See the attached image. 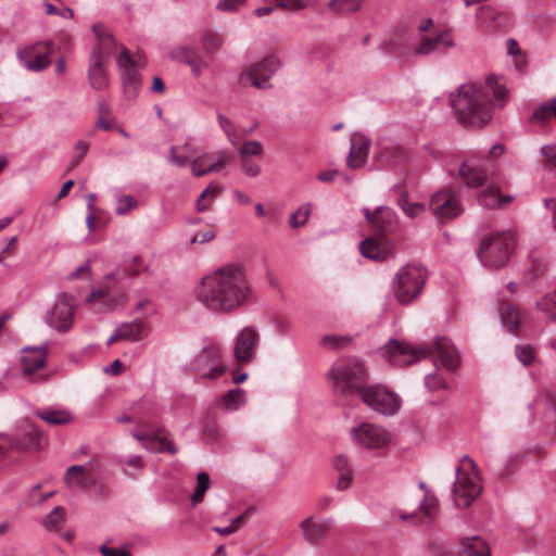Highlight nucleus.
I'll return each mask as SVG.
<instances>
[{"label":"nucleus","instance_id":"nucleus-31","mask_svg":"<svg viewBox=\"0 0 556 556\" xmlns=\"http://www.w3.org/2000/svg\"><path fill=\"white\" fill-rule=\"evenodd\" d=\"M118 329L123 340L129 342L139 341L148 334V326L140 319H135L131 323H124L118 327Z\"/></svg>","mask_w":556,"mask_h":556},{"label":"nucleus","instance_id":"nucleus-39","mask_svg":"<svg viewBox=\"0 0 556 556\" xmlns=\"http://www.w3.org/2000/svg\"><path fill=\"white\" fill-rule=\"evenodd\" d=\"M65 521V510L61 506L54 507L43 519V526L49 531H59Z\"/></svg>","mask_w":556,"mask_h":556},{"label":"nucleus","instance_id":"nucleus-29","mask_svg":"<svg viewBox=\"0 0 556 556\" xmlns=\"http://www.w3.org/2000/svg\"><path fill=\"white\" fill-rule=\"evenodd\" d=\"M36 416L50 426H63L73 421V415L66 408L48 407L36 412Z\"/></svg>","mask_w":556,"mask_h":556},{"label":"nucleus","instance_id":"nucleus-50","mask_svg":"<svg viewBox=\"0 0 556 556\" xmlns=\"http://www.w3.org/2000/svg\"><path fill=\"white\" fill-rule=\"evenodd\" d=\"M168 162L177 166L178 168L184 167L190 159L188 155L179 150L178 146H172L168 151Z\"/></svg>","mask_w":556,"mask_h":556},{"label":"nucleus","instance_id":"nucleus-34","mask_svg":"<svg viewBox=\"0 0 556 556\" xmlns=\"http://www.w3.org/2000/svg\"><path fill=\"white\" fill-rule=\"evenodd\" d=\"M245 402L247 393L240 388L231 389L220 396V404L228 412L238 410Z\"/></svg>","mask_w":556,"mask_h":556},{"label":"nucleus","instance_id":"nucleus-41","mask_svg":"<svg viewBox=\"0 0 556 556\" xmlns=\"http://www.w3.org/2000/svg\"><path fill=\"white\" fill-rule=\"evenodd\" d=\"M210 483L211 482L207 472L201 471L197 475V488L191 495V502L193 506L203 501L204 493L208 490Z\"/></svg>","mask_w":556,"mask_h":556},{"label":"nucleus","instance_id":"nucleus-28","mask_svg":"<svg viewBox=\"0 0 556 556\" xmlns=\"http://www.w3.org/2000/svg\"><path fill=\"white\" fill-rule=\"evenodd\" d=\"M333 467L339 472L337 489L344 491L352 484V466L350 459L344 454H339L333 458Z\"/></svg>","mask_w":556,"mask_h":556},{"label":"nucleus","instance_id":"nucleus-25","mask_svg":"<svg viewBox=\"0 0 556 556\" xmlns=\"http://www.w3.org/2000/svg\"><path fill=\"white\" fill-rule=\"evenodd\" d=\"M172 59L189 65L195 77L201 76L203 68L207 66V61L198 48L179 47L172 52Z\"/></svg>","mask_w":556,"mask_h":556},{"label":"nucleus","instance_id":"nucleus-60","mask_svg":"<svg viewBox=\"0 0 556 556\" xmlns=\"http://www.w3.org/2000/svg\"><path fill=\"white\" fill-rule=\"evenodd\" d=\"M276 7L286 9H303L306 7V0H275Z\"/></svg>","mask_w":556,"mask_h":556},{"label":"nucleus","instance_id":"nucleus-17","mask_svg":"<svg viewBox=\"0 0 556 556\" xmlns=\"http://www.w3.org/2000/svg\"><path fill=\"white\" fill-rule=\"evenodd\" d=\"M109 58L110 52L104 53L101 47H96L89 56L88 80L96 90H103L109 86V76L104 65Z\"/></svg>","mask_w":556,"mask_h":556},{"label":"nucleus","instance_id":"nucleus-27","mask_svg":"<svg viewBox=\"0 0 556 556\" xmlns=\"http://www.w3.org/2000/svg\"><path fill=\"white\" fill-rule=\"evenodd\" d=\"M513 200L511 195H503L500 189L491 185L482 190L478 195V202L481 206L488 208H501Z\"/></svg>","mask_w":556,"mask_h":556},{"label":"nucleus","instance_id":"nucleus-64","mask_svg":"<svg viewBox=\"0 0 556 556\" xmlns=\"http://www.w3.org/2000/svg\"><path fill=\"white\" fill-rule=\"evenodd\" d=\"M544 206L552 211L553 226L556 230V199H544Z\"/></svg>","mask_w":556,"mask_h":556},{"label":"nucleus","instance_id":"nucleus-24","mask_svg":"<svg viewBox=\"0 0 556 556\" xmlns=\"http://www.w3.org/2000/svg\"><path fill=\"white\" fill-rule=\"evenodd\" d=\"M11 439L12 447L18 451L40 448L43 440L40 430L29 422L20 432L11 435Z\"/></svg>","mask_w":556,"mask_h":556},{"label":"nucleus","instance_id":"nucleus-53","mask_svg":"<svg viewBox=\"0 0 556 556\" xmlns=\"http://www.w3.org/2000/svg\"><path fill=\"white\" fill-rule=\"evenodd\" d=\"M263 151V147L258 141H247L242 144L240 149L241 157H245L249 155H260Z\"/></svg>","mask_w":556,"mask_h":556},{"label":"nucleus","instance_id":"nucleus-12","mask_svg":"<svg viewBox=\"0 0 556 556\" xmlns=\"http://www.w3.org/2000/svg\"><path fill=\"white\" fill-rule=\"evenodd\" d=\"M408 159L407 150L390 139L379 141L374 154L377 170L391 169L406 163Z\"/></svg>","mask_w":556,"mask_h":556},{"label":"nucleus","instance_id":"nucleus-36","mask_svg":"<svg viewBox=\"0 0 556 556\" xmlns=\"http://www.w3.org/2000/svg\"><path fill=\"white\" fill-rule=\"evenodd\" d=\"M500 317L502 324L507 327L511 333L517 334L518 314L511 304L500 302Z\"/></svg>","mask_w":556,"mask_h":556},{"label":"nucleus","instance_id":"nucleus-10","mask_svg":"<svg viewBox=\"0 0 556 556\" xmlns=\"http://www.w3.org/2000/svg\"><path fill=\"white\" fill-rule=\"evenodd\" d=\"M77 305L75 296L62 292L56 295L54 303L46 312L43 321L54 331L65 333L73 327Z\"/></svg>","mask_w":556,"mask_h":556},{"label":"nucleus","instance_id":"nucleus-26","mask_svg":"<svg viewBox=\"0 0 556 556\" xmlns=\"http://www.w3.org/2000/svg\"><path fill=\"white\" fill-rule=\"evenodd\" d=\"M442 47H454V41L450 37L448 31H441L435 37H422L416 48V53L419 55H427L431 53L441 52Z\"/></svg>","mask_w":556,"mask_h":556},{"label":"nucleus","instance_id":"nucleus-56","mask_svg":"<svg viewBox=\"0 0 556 556\" xmlns=\"http://www.w3.org/2000/svg\"><path fill=\"white\" fill-rule=\"evenodd\" d=\"M102 556H131L130 552L126 547H112L103 544L100 547Z\"/></svg>","mask_w":556,"mask_h":556},{"label":"nucleus","instance_id":"nucleus-35","mask_svg":"<svg viewBox=\"0 0 556 556\" xmlns=\"http://www.w3.org/2000/svg\"><path fill=\"white\" fill-rule=\"evenodd\" d=\"M397 204L404 212V214L409 217H418L422 213L426 212V205L421 202H410L408 200V193L406 190H401V194L397 199Z\"/></svg>","mask_w":556,"mask_h":556},{"label":"nucleus","instance_id":"nucleus-16","mask_svg":"<svg viewBox=\"0 0 556 556\" xmlns=\"http://www.w3.org/2000/svg\"><path fill=\"white\" fill-rule=\"evenodd\" d=\"M52 52V45L36 43L17 52V58L22 65L31 72H41L50 64L49 55Z\"/></svg>","mask_w":556,"mask_h":556},{"label":"nucleus","instance_id":"nucleus-58","mask_svg":"<svg viewBox=\"0 0 556 556\" xmlns=\"http://www.w3.org/2000/svg\"><path fill=\"white\" fill-rule=\"evenodd\" d=\"M121 464L130 467L135 472L141 471L143 464L140 455H131L125 460H121Z\"/></svg>","mask_w":556,"mask_h":556},{"label":"nucleus","instance_id":"nucleus-37","mask_svg":"<svg viewBox=\"0 0 556 556\" xmlns=\"http://www.w3.org/2000/svg\"><path fill=\"white\" fill-rule=\"evenodd\" d=\"M364 0H330L328 8L336 13H353L362 9Z\"/></svg>","mask_w":556,"mask_h":556},{"label":"nucleus","instance_id":"nucleus-46","mask_svg":"<svg viewBox=\"0 0 556 556\" xmlns=\"http://www.w3.org/2000/svg\"><path fill=\"white\" fill-rule=\"evenodd\" d=\"M425 387L431 391L443 390L447 388V382L445 378L438 374L437 371L426 375L425 377Z\"/></svg>","mask_w":556,"mask_h":556},{"label":"nucleus","instance_id":"nucleus-63","mask_svg":"<svg viewBox=\"0 0 556 556\" xmlns=\"http://www.w3.org/2000/svg\"><path fill=\"white\" fill-rule=\"evenodd\" d=\"M273 326H274V328L276 329L277 332H279L281 334H287L288 333L289 324H288V321L285 318H282L280 316L274 317Z\"/></svg>","mask_w":556,"mask_h":556},{"label":"nucleus","instance_id":"nucleus-59","mask_svg":"<svg viewBox=\"0 0 556 556\" xmlns=\"http://www.w3.org/2000/svg\"><path fill=\"white\" fill-rule=\"evenodd\" d=\"M178 147L182 153L188 155V159H190L191 156H193L194 154H197L199 152V148L195 144V141L192 137L188 138L184 142L182 146H178Z\"/></svg>","mask_w":556,"mask_h":556},{"label":"nucleus","instance_id":"nucleus-5","mask_svg":"<svg viewBox=\"0 0 556 556\" xmlns=\"http://www.w3.org/2000/svg\"><path fill=\"white\" fill-rule=\"evenodd\" d=\"M328 376L332 383V391L342 397L358 395L364 390L367 379V368L358 357H342L333 363Z\"/></svg>","mask_w":556,"mask_h":556},{"label":"nucleus","instance_id":"nucleus-22","mask_svg":"<svg viewBox=\"0 0 556 556\" xmlns=\"http://www.w3.org/2000/svg\"><path fill=\"white\" fill-rule=\"evenodd\" d=\"M235 157L228 153H207L198 156L192 162V174H211L220 172L229 163L233 162Z\"/></svg>","mask_w":556,"mask_h":556},{"label":"nucleus","instance_id":"nucleus-32","mask_svg":"<svg viewBox=\"0 0 556 556\" xmlns=\"http://www.w3.org/2000/svg\"><path fill=\"white\" fill-rule=\"evenodd\" d=\"M64 482L71 489H86L89 482L86 467L80 465L68 467L64 476Z\"/></svg>","mask_w":556,"mask_h":556},{"label":"nucleus","instance_id":"nucleus-45","mask_svg":"<svg viewBox=\"0 0 556 556\" xmlns=\"http://www.w3.org/2000/svg\"><path fill=\"white\" fill-rule=\"evenodd\" d=\"M351 342V337L328 334L321 338L320 344L329 350L346 346Z\"/></svg>","mask_w":556,"mask_h":556},{"label":"nucleus","instance_id":"nucleus-51","mask_svg":"<svg viewBox=\"0 0 556 556\" xmlns=\"http://www.w3.org/2000/svg\"><path fill=\"white\" fill-rule=\"evenodd\" d=\"M217 121H218L220 128L223 129V131L225 132V135L228 137V139L230 141H233L235 139L238 138L237 129H236L235 125L232 124V122L228 117H226L222 113H217Z\"/></svg>","mask_w":556,"mask_h":556},{"label":"nucleus","instance_id":"nucleus-30","mask_svg":"<svg viewBox=\"0 0 556 556\" xmlns=\"http://www.w3.org/2000/svg\"><path fill=\"white\" fill-rule=\"evenodd\" d=\"M459 556H490V549L482 538L475 535L463 539Z\"/></svg>","mask_w":556,"mask_h":556},{"label":"nucleus","instance_id":"nucleus-1","mask_svg":"<svg viewBox=\"0 0 556 556\" xmlns=\"http://www.w3.org/2000/svg\"><path fill=\"white\" fill-rule=\"evenodd\" d=\"M508 100L506 88L495 75H490L483 84L467 83L459 86L450 97L458 123L466 127H482L492 118L495 108H503Z\"/></svg>","mask_w":556,"mask_h":556},{"label":"nucleus","instance_id":"nucleus-48","mask_svg":"<svg viewBox=\"0 0 556 556\" xmlns=\"http://www.w3.org/2000/svg\"><path fill=\"white\" fill-rule=\"evenodd\" d=\"M437 504H438V501L433 495L430 496V495L426 494L424 496V498L420 501L419 507H420L424 516L428 520H431L434 517L435 511H437Z\"/></svg>","mask_w":556,"mask_h":556},{"label":"nucleus","instance_id":"nucleus-11","mask_svg":"<svg viewBox=\"0 0 556 556\" xmlns=\"http://www.w3.org/2000/svg\"><path fill=\"white\" fill-rule=\"evenodd\" d=\"M358 396L375 412L393 416L401 407L402 400L399 394L382 384H371L361 390Z\"/></svg>","mask_w":556,"mask_h":556},{"label":"nucleus","instance_id":"nucleus-23","mask_svg":"<svg viewBox=\"0 0 556 556\" xmlns=\"http://www.w3.org/2000/svg\"><path fill=\"white\" fill-rule=\"evenodd\" d=\"M48 343L40 346H27L22 351V371L24 375L29 376L33 372L42 368L47 361Z\"/></svg>","mask_w":556,"mask_h":556},{"label":"nucleus","instance_id":"nucleus-2","mask_svg":"<svg viewBox=\"0 0 556 556\" xmlns=\"http://www.w3.org/2000/svg\"><path fill=\"white\" fill-rule=\"evenodd\" d=\"M250 287L243 270L236 265L225 266L202 279L197 299L208 309L230 312L243 305Z\"/></svg>","mask_w":556,"mask_h":556},{"label":"nucleus","instance_id":"nucleus-44","mask_svg":"<svg viewBox=\"0 0 556 556\" xmlns=\"http://www.w3.org/2000/svg\"><path fill=\"white\" fill-rule=\"evenodd\" d=\"M476 17L478 24L489 26L497 20L498 13L490 5H481Z\"/></svg>","mask_w":556,"mask_h":556},{"label":"nucleus","instance_id":"nucleus-61","mask_svg":"<svg viewBox=\"0 0 556 556\" xmlns=\"http://www.w3.org/2000/svg\"><path fill=\"white\" fill-rule=\"evenodd\" d=\"M542 156L556 168V146H545L541 149Z\"/></svg>","mask_w":556,"mask_h":556},{"label":"nucleus","instance_id":"nucleus-7","mask_svg":"<svg viewBox=\"0 0 556 556\" xmlns=\"http://www.w3.org/2000/svg\"><path fill=\"white\" fill-rule=\"evenodd\" d=\"M515 244L516 235L511 230L492 233L481 241L478 257L483 266L503 267L508 262Z\"/></svg>","mask_w":556,"mask_h":556},{"label":"nucleus","instance_id":"nucleus-3","mask_svg":"<svg viewBox=\"0 0 556 556\" xmlns=\"http://www.w3.org/2000/svg\"><path fill=\"white\" fill-rule=\"evenodd\" d=\"M438 354L442 365L447 370H455L460 365V354L450 339L439 337L430 345L415 346L407 342L391 339L382 349L383 357L392 365L404 367Z\"/></svg>","mask_w":556,"mask_h":556},{"label":"nucleus","instance_id":"nucleus-6","mask_svg":"<svg viewBox=\"0 0 556 556\" xmlns=\"http://www.w3.org/2000/svg\"><path fill=\"white\" fill-rule=\"evenodd\" d=\"M456 468V479L452 488L453 500L458 508H467L482 491L481 479L476 463L469 456L460 459Z\"/></svg>","mask_w":556,"mask_h":556},{"label":"nucleus","instance_id":"nucleus-19","mask_svg":"<svg viewBox=\"0 0 556 556\" xmlns=\"http://www.w3.org/2000/svg\"><path fill=\"white\" fill-rule=\"evenodd\" d=\"M334 523L332 518L316 520L309 516L300 523L304 540L313 546L319 545L331 535V528Z\"/></svg>","mask_w":556,"mask_h":556},{"label":"nucleus","instance_id":"nucleus-21","mask_svg":"<svg viewBox=\"0 0 556 556\" xmlns=\"http://www.w3.org/2000/svg\"><path fill=\"white\" fill-rule=\"evenodd\" d=\"M117 66L122 72V83L126 92L129 93L130 97H136L140 87V79L136 68L137 63L125 48L117 59Z\"/></svg>","mask_w":556,"mask_h":556},{"label":"nucleus","instance_id":"nucleus-42","mask_svg":"<svg viewBox=\"0 0 556 556\" xmlns=\"http://www.w3.org/2000/svg\"><path fill=\"white\" fill-rule=\"evenodd\" d=\"M536 307L556 320V290L544 294L539 301H536Z\"/></svg>","mask_w":556,"mask_h":556},{"label":"nucleus","instance_id":"nucleus-47","mask_svg":"<svg viewBox=\"0 0 556 556\" xmlns=\"http://www.w3.org/2000/svg\"><path fill=\"white\" fill-rule=\"evenodd\" d=\"M311 215V205L304 204L300 206L291 216H290V226L292 228H299L303 226L308 216Z\"/></svg>","mask_w":556,"mask_h":556},{"label":"nucleus","instance_id":"nucleus-57","mask_svg":"<svg viewBox=\"0 0 556 556\" xmlns=\"http://www.w3.org/2000/svg\"><path fill=\"white\" fill-rule=\"evenodd\" d=\"M245 3V0H222L217 3L216 8L219 11L232 12L238 10Z\"/></svg>","mask_w":556,"mask_h":556},{"label":"nucleus","instance_id":"nucleus-38","mask_svg":"<svg viewBox=\"0 0 556 556\" xmlns=\"http://www.w3.org/2000/svg\"><path fill=\"white\" fill-rule=\"evenodd\" d=\"M92 29L99 39V45L97 47H101L104 53H111L115 47L112 34L109 33L103 24H94Z\"/></svg>","mask_w":556,"mask_h":556},{"label":"nucleus","instance_id":"nucleus-8","mask_svg":"<svg viewBox=\"0 0 556 556\" xmlns=\"http://www.w3.org/2000/svg\"><path fill=\"white\" fill-rule=\"evenodd\" d=\"M427 280V270L417 264L402 266L392 282L394 295L402 304H409L420 294Z\"/></svg>","mask_w":556,"mask_h":556},{"label":"nucleus","instance_id":"nucleus-54","mask_svg":"<svg viewBox=\"0 0 556 556\" xmlns=\"http://www.w3.org/2000/svg\"><path fill=\"white\" fill-rule=\"evenodd\" d=\"M202 45H203V48L208 52V53H212L214 51H216L219 46H220V40L219 38L213 34V33H206L203 37H202Z\"/></svg>","mask_w":556,"mask_h":556},{"label":"nucleus","instance_id":"nucleus-55","mask_svg":"<svg viewBox=\"0 0 556 556\" xmlns=\"http://www.w3.org/2000/svg\"><path fill=\"white\" fill-rule=\"evenodd\" d=\"M126 270L129 277H135L139 275L140 271H147L148 266L143 264L142 258L140 256H134L131 258L130 265L127 267Z\"/></svg>","mask_w":556,"mask_h":556},{"label":"nucleus","instance_id":"nucleus-20","mask_svg":"<svg viewBox=\"0 0 556 556\" xmlns=\"http://www.w3.org/2000/svg\"><path fill=\"white\" fill-rule=\"evenodd\" d=\"M371 140L362 132H354L350 138L346 165L351 170L361 169L367 162Z\"/></svg>","mask_w":556,"mask_h":556},{"label":"nucleus","instance_id":"nucleus-4","mask_svg":"<svg viewBox=\"0 0 556 556\" xmlns=\"http://www.w3.org/2000/svg\"><path fill=\"white\" fill-rule=\"evenodd\" d=\"M363 212L374 230V236L359 243V253L372 261H386L393 257L394 244L388 236L395 232L399 227L395 212L384 206L378 207L375 212L364 207Z\"/></svg>","mask_w":556,"mask_h":556},{"label":"nucleus","instance_id":"nucleus-18","mask_svg":"<svg viewBox=\"0 0 556 556\" xmlns=\"http://www.w3.org/2000/svg\"><path fill=\"white\" fill-rule=\"evenodd\" d=\"M351 437L366 448H379L388 442V434L383 428L366 422L352 428Z\"/></svg>","mask_w":556,"mask_h":556},{"label":"nucleus","instance_id":"nucleus-40","mask_svg":"<svg viewBox=\"0 0 556 556\" xmlns=\"http://www.w3.org/2000/svg\"><path fill=\"white\" fill-rule=\"evenodd\" d=\"M220 189L214 185H208L198 197L197 211L204 212L210 207V204L219 194Z\"/></svg>","mask_w":556,"mask_h":556},{"label":"nucleus","instance_id":"nucleus-33","mask_svg":"<svg viewBox=\"0 0 556 556\" xmlns=\"http://www.w3.org/2000/svg\"><path fill=\"white\" fill-rule=\"evenodd\" d=\"M154 434L156 438L155 440H151L150 443H147V451L156 453L168 452L172 455H175L178 452L177 446L172 440L167 439L163 429L155 430Z\"/></svg>","mask_w":556,"mask_h":556},{"label":"nucleus","instance_id":"nucleus-52","mask_svg":"<svg viewBox=\"0 0 556 556\" xmlns=\"http://www.w3.org/2000/svg\"><path fill=\"white\" fill-rule=\"evenodd\" d=\"M486 167L478 166L475 160L463 161L457 174H485Z\"/></svg>","mask_w":556,"mask_h":556},{"label":"nucleus","instance_id":"nucleus-9","mask_svg":"<svg viewBox=\"0 0 556 556\" xmlns=\"http://www.w3.org/2000/svg\"><path fill=\"white\" fill-rule=\"evenodd\" d=\"M191 370L201 378L215 379L227 371L224 352L217 342H210L192 358L189 364Z\"/></svg>","mask_w":556,"mask_h":556},{"label":"nucleus","instance_id":"nucleus-49","mask_svg":"<svg viewBox=\"0 0 556 556\" xmlns=\"http://www.w3.org/2000/svg\"><path fill=\"white\" fill-rule=\"evenodd\" d=\"M516 356L519 359V362L525 366H529L533 364V362L535 361L534 350L529 344L517 345Z\"/></svg>","mask_w":556,"mask_h":556},{"label":"nucleus","instance_id":"nucleus-14","mask_svg":"<svg viewBox=\"0 0 556 556\" xmlns=\"http://www.w3.org/2000/svg\"><path fill=\"white\" fill-rule=\"evenodd\" d=\"M260 334L252 326L244 327L235 338L233 358L237 363L247 364L256 356Z\"/></svg>","mask_w":556,"mask_h":556},{"label":"nucleus","instance_id":"nucleus-15","mask_svg":"<svg viewBox=\"0 0 556 556\" xmlns=\"http://www.w3.org/2000/svg\"><path fill=\"white\" fill-rule=\"evenodd\" d=\"M429 208L441 222L455 218L463 213L458 198L446 189L438 191L431 197Z\"/></svg>","mask_w":556,"mask_h":556},{"label":"nucleus","instance_id":"nucleus-43","mask_svg":"<svg viewBox=\"0 0 556 556\" xmlns=\"http://www.w3.org/2000/svg\"><path fill=\"white\" fill-rule=\"evenodd\" d=\"M138 206V200L129 194L116 195V215H126Z\"/></svg>","mask_w":556,"mask_h":556},{"label":"nucleus","instance_id":"nucleus-13","mask_svg":"<svg viewBox=\"0 0 556 556\" xmlns=\"http://www.w3.org/2000/svg\"><path fill=\"white\" fill-rule=\"evenodd\" d=\"M279 66L280 63L276 56H266L252 66L251 70L243 72L240 75V83L244 86L251 84L258 89H266L270 87L268 80Z\"/></svg>","mask_w":556,"mask_h":556},{"label":"nucleus","instance_id":"nucleus-62","mask_svg":"<svg viewBox=\"0 0 556 556\" xmlns=\"http://www.w3.org/2000/svg\"><path fill=\"white\" fill-rule=\"evenodd\" d=\"M130 433L138 442H140L142 444L144 450H146L147 443H150L151 440H155V438H156L154 434V431L149 432V433H140V432L131 431Z\"/></svg>","mask_w":556,"mask_h":556}]
</instances>
